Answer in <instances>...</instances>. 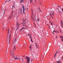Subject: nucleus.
Listing matches in <instances>:
<instances>
[{"instance_id": "f257e3e1", "label": "nucleus", "mask_w": 63, "mask_h": 63, "mask_svg": "<svg viewBox=\"0 0 63 63\" xmlns=\"http://www.w3.org/2000/svg\"><path fill=\"white\" fill-rule=\"evenodd\" d=\"M10 53L11 55L13 56V58H14V59H15V60H16V59L17 60L18 59V58H17L16 57H15V56L14 55V51L12 52L11 50H10Z\"/></svg>"}, {"instance_id": "f03ea898", "label": "nucleus", "mask_w": 63, "mask_h": 63, "mask_svg": "<svg viewBox=\"0 0 63 63\" xmlns=\"http://www.w3.org/2000/svg\"><path fill=\"white\" fill-rule=\"evenodd\" d=\"M22 21H23L22 22V24H25V25H26V22H25H25L26 21V20H25V19L23 18L22 19Z\"/></svg>"}, {"instance_id": "7ed1b4c3", "label": "nucleus", "mask_w": 63, "mask_h": 63, "mask_svg": "<svg viewBox=\"0 0 63 63\" xmlns=\"http://www.w3.org/2000/svg\"><path fill=\"white\" fill-rule=\"evenodd\" d=\"M26 57L27 58V63H29L30 62V58L29 57H28L26 56Z\"/></svg>"}, {"instance_id": "20e7f679", "label": "nucleus", "mask_w": 63, "mask_h": 63, "mask_svg": "<svg viewBox=\"0 0 63 63\" xmlns=\"http://www.w3.org/2000/svg\"><path fill=\"white\" fill-rule=\"evenodd\" d=\"M26 10V8H23V14H25V10Z\"/></svg>"}, {"instance_id": "39448f33", "label": "nucleus", "mask_w": 63, "mask_h": 63, "mask_svg": "<svg viewBox=\"0 0 63 63\" xmlns=\"http://www.w3.org/2000/svg\"><path fill=\"white\" fill-rule=\"evenodd\" d=\"M12 16L10 15L8 17L9 19H11L12 17Z\"/></svg>"}, {"instance_id": "423d86ee", "label": "nucleus", "mask_w": 63, "mask_h": 63, "mask_svg": "<svg viewBox=\"0 0 63 63\" xmlns=\"http://www.w3.org/2000/svg\"><path fill=\"white\" fill-rule=\"evenodd\" d=\"M50 12L51 13V14H52V15L53 16H54V11H50Z\"/></svg>"}, {"instance_id": "0eeeda50", "label": "nucleus", "mask_w": 63, "mask_h": 63, "mask_svg": "<svg viewBox=\"0 0 63 63\" xmlns=\"http://www.w3.org/2000/svg\"><path fill=\"white\" fill-rule=\"evenodd\" d=\"M19 2H20V3H21L24 2V1L23 0H21Z\"/></svg>"}, {"instance_id": "6e6552de", "label": "nucleus", "mask_w": 63, "mask_h": 63, "mask_svg": "<svg viewBox=\"0 0 63 63\" xmlns=\"http://www.w3.org/2000/svg\"><path fill=\"white\" fill-rule=\"evenodd\" d=\"M16 30H17L19 28V26H16Z\"/></svg>"}, {"instance_id": "1a4fd4ad", "label": "nucleus", "mask_w": 63, "mask_h": 63, "mask_svg": "<svg viewBox=\"0 0 63 63\" xmlns=\"http://www.w3.org/2000/svg\"><path fill=\"white\" fill-rule=\"evenodd\" d=\"M16 30H17L19 28V26H16Z\"/></svg>"}, {"instance_id": "9d476101", "label": "nucleus", "mask_w": 63, "mask_h": 63, "mask_svg": "<svg viewBox=\"0 0 63 63\" xmlns=\"http://www.w3.org/2000/svg\"><path fill=\"white\" fill-rule=\"evenodd\" d=\"M49 15H50L51 16H50V17H52V19H53V16H52V15H51V13L49 14Z\"/></svg>"}, {"instance_id": "9b49d317", "label": "nucleus", "mask_w": 63, "mask_h": 63, "mask_svg": "<svg viewBox=\"0 0 63 63\" xmlns=\"http://www.w3.org/2000/svg\"><path fill=\"white\" fill-rule=\"evenodd\" d=\"M11 33H10L9 36V42H10V39H11Z\"/></svg>"}, {"instance_id": "f8f14e48", "label": "nucleus", "mask_w": 63, "mask_h": 63, "mask_svg": "<svg viewBox=\"0 0 63 63\" xmlns=\"http://www.w3.org/2000/svg\"><path fill=\"white\" fill-rule=\"evenodd\" d=\"M60 61H61V59H60V60H59V61L57 62V63H61Z\"/></svg>"}, {"instance_id": "ddd939ff", "label": "nucleus", "mask_w": 63, "mask_h": 63, "mask_svg": "<svg viewBox=\"0 0 63 63\" xmlns=\"http://www.w3.org/2000/svg\"><path fill=\"white\" fill-rule=\"evenodd\" d=\"M37 21H38V22H39V21H40V19H39L38 17H37Z\"/></svg>"}, {"instance_id": "4468645a", "label": "nucleus", "mask_w": 63, "mask_h": 63, "mask_svg": "<svg viewBox=\"0 0 63 63\" xmlns=\"http://www.w3.org/2000/svg\"><path fill=\"white\" fill-rule=\"evenodd\" d=\"M35 45L36 46V47L37 48H38V46H37V43H35Z\"/></svg>"}, {"instance_id": "2eb2a0df", "label": "nucleus", "mask_w": 63, "mask_h": 63, "mask_svg": "<svg viewBox=\"0 0 63 63\" xmlns=\"http://www.w3.org/2000/svg\"><path fill=\"white\" fill-rule=\"evenodd\" d=\"M20 13L21 14V15H22V8L21 9V11H20Z\"/></svg>"}, {"instance_id": "dca6fc26", "label": "nucleus", "mask_w": 63, "mask_h": 63, "mask_svg": "<svg viewBox=\"0 0 63 63\" xmlns=\"http://www.w3.org/2000/svg\"><path fill=\"white\" fill-rule=\"evenodd\" d=\"M6 9H5L4 10L3 12V15H4L5 14V12H6Z\"/></svg>"}, {"instance_id": "f3484780", "label": "nucleus", "mask_w": 63, "mask_h": 63, "mask_svg": "<svg viewBox=\"0 0 63 63\" xmlns=\"http://www.w3.org/2000/svg\"><path fill=\"white\" fill-rule=\"evenodd\" d=\"M15 3H14V4H13L12 5V7H13V8L15 6Z\"/></svg>"}, {"instance_id": "a211bd4d", "label": "nucleus", "mask_w": 63, "mask_h": 63, "mask_svg": "<svg viewBox=\"0 0 63 63\" xmlns=\"http://www.w3.org/2000/svg\"><path fill=\"white\" fill-rule=\"evenodd\" d=\"M15 3H14V4H13L12 5V7H13V8L15 6Z\"/></svg>"}, {"instance_id": "6ab92c4d", "label": "nucleus", "mask_w": 63, "mask_h": 63, "mask_svg": "<svg viewBox=\"0 0 63 63\" xmlns=\"http://www.w3.org/2000/svg\"><path fill=\"white\" fill-rule=\"evenodd\" d=\"M13 11L11 13V16H14V15H13Z\"/></svg>"}, {"instance_id": "aec40b11", "label": "nucleus", "mask_w": 63, "mask_h": 63, "mask_svg": "<svg viewBox=\"0 0 63 63\" xmlns=\"http://www.w3.org/2000/svg\"><path fill=\"white\" fill-rule=\"evenodd\" d=\"M16 48V45H15V47H14L13 49V51H14V50H15V49Z\"/></svg>"}, {"instance_id": "412c9836", "label": "nucleus", "mask_w": 63, "mask_h": 63, "mask_svg": "<svg viewBox=\"0 0 63 63\" xmlns=\"http://www.w3.org/2000/svg\"><path fill=\"white\" fill-rule=\"evenodd\" d=\"M16 24L17 25L16 26H19L20 25L18 24V22H17L16 23Z\"/></svg>"}, {"instance_id": "4be33fe9", "label": "nucleus", "mask_w": 63, "mask_h": 63, "mask_svg": "<svg viewBox=\"0 0 63 63\" xmlns=\"http://www.w3.org/2000/svg\"><path fill=\"white\" fill-rule=\"evenodd\" d=\"M16 8V6H14L13 7V6L12 7V9H13V10H14V9H15V8Z\"/></svg>"}, {"instance_id": "5701e85b", "label": "nucleus", "mask_w": 63, "mask_h": 63, "mask_svg": "<svg viewBox=\"0 0 63 63\" xmlns=\"http://www.w3.org/2000/svg\"><path fill=\"white\" fill-rule=\"evenodd\" d=\"M28 36H29L30 37L31 36H32V35L31 34H28Z\"/></svg>"}, {"instance_id": "b1692460", "label": "nucleus", "mask_w": 63, "mask_h": 63, "mask_svg": "<svg viewBox=\"0 0 63 63\" xmlns=\"http://www.w3.org/2000/svg\"><path fill=\"white\" fill-rule=\"evenodd\" d=\"M61 24H63V22L62 21V20H61Z\"/></svg>"}, {"instance_id": "393cba45", "label": "nucleus", "mask_w": 63, "mask_h": 63, "mask_svg": "<svg viewBox=\"0 0 63 63\" xmlns=\"http://www.w3.org/2000/svg\"><path fill=\"white\" fill-rule=\"evenodd\" d=\"M22 7L23 8V9L25 8V7H24V5H22Z\"/></svg>"}, {"instance_id": "a878e982", "label": "nucleus", "mask_w": 63, "mask_h": 63, "mask_svg": "<svg viewBox=\"0 0 63 63\" xmlns=\"http://www.w3.org/2000/svg\"><path fill=\"white\" fill-rule=\"evenodd\" d=\"M31 42H32V43H33V41L32 40V38H31Z\"/></svg>"}, {"instance_id": "bb28decb", "label": "nucleus", "mask_w": 63, "mask_h": 63, "mask_svg": "<svg viewBox=\"0 0 63 63\" xmlns=\"http://www.w3.org/2000/svg\"><path fill=\"white\" fill-rule=\"evenodd\" d=\"M23 29H25L24 27H23L22 28H21V29L22 30Z\"/></svg>"}, {"instance_id": "cd10ccee", "label": "nucleus", "mask_w": 63, "mask_h": 63, "mask_svg": "<svg viewBox=\"0 0 63 63\" xmlns=\"http://www.w3.org/2000/svg\"><path fill=\"white\" fill-rule=\"evenodd\" d=\"M61 41H63V38H61Z\"/></svg>"}, {"instance_id": "c85d7f7f", "label": "nucleus", "mask_w": 63, "mask_h": 63, "mask_svg": "<svg viewBox=\"0 0 63 63\" xmlns=\"http://www.w3.org/2000/svg\"><path fill=\"white\" fill-rule=\"evenodd\" d=\"M56 55H55V54L54 55V58H55V56H56Z\"/></svg>"}, {"instance_id": "c756f323", "label": "nucleus", "mask_w": 63, "mask_h": 63, "mask_svg": "<svg viewBox=\"0 0 63 63\" xmlns=\"http://www.w3.org/2000/svg\"><path fill=\"white\" fill-rule=\"evenodd\" d=\"M59 13L60 14H61V11L59 12Z\"/></svg>"}, {"instance_id": "7c9ffc66", "label": "nucleus", "mask_w": 63, "mask_h": 63, "mask_svg": "<svg viewBox=\"0 0 63 63\" xmlns=\"http://www.w3.org/2000/svg\"><path fill=\"white\" fill-rule=\"evenodd\" d=\"M19 12H20V11H21V9H20V8H19Z\"/></svg>"}, {"instance_id": "2f4dec72", "label": "nucleus", "mask_w": 63, "mask_h": 63, "mask_svg": "<svg viewBox=\"0 0 63 63\" xmlns=\"http://www.w3.org/2000/svg\"><path fill=\"white\" fill-rule=\"evenodd\" d=\"M22 61L23 63H24V61H23V59H22Z\"/></svg>"}, {"instance_id": "473e14b6", "label": "nucleus", "mask_w": 63, "mask_h": 63, "mask_svg": "<svg viewBox=\"0 0 63 63\" xmlns=\"http://www.w3.org/2000/svg\"><path fill=\"white\" fill-rule=\"evenodd\" d=\"M32 0H30V3H32Z\"/></svg>"}, {"instance_id": "72a5a7b5", "label": "nucleus", "mask_w": 63, "mask_h": 63, "mask_svg": "<svg viewBox=\"0 0 63 63\" xmlns=\"http://www.w3.org/2000/svg\"><path fill=\"white\" fill-rule=\"evenodd\" d=\"M60 37L61 38H63V36H61Z\"/></svg>"}, {"instance_id": "f704fd0d", "label": "nucleus", "mask_w": 63, "mask_h": 63, "mask_svg": "<svg viewBox=\"0 0 63 63\" xmlns=\"http://www.w3.org/2000/svg\"><path fill=\"white\" fill-rule=\"evenodd\" d=\"M9 31H10V30H8V34H9Z\"/></svg>"}, {"instance_id": "c9c22d12", "label": "nucleus", "mask_w": 63, "mask_h": 63, "mask_svg": "<svg viewBox=\"0 0 63 63\" xmlns=\"http://www.w3.org/2000/svg\"><path fill=\"white\" fill-rule=\"evenodd\" d=\"M50 23H51V25H53V24H52V23H51V22H50Z\"/></svg>"}, {"instance_id": "e433bc0d", "label": "nucleus", "mask_w": 63, "mask_h": 63, "mask_svg": "<svg viewBox=\"0 0 63 63\" xmlns=\"http://www.w3.org/2000/svg\"><path fill=\"white\" fill-rule=\"evenodd\" d=\"M22 30L21 29V30H20V31H19V32H21V31H22Z\"/></svg>"}, {"instance_id": "4c0bfd02", "label": "nucleus", "mask_w": 63, "mask_h": 63, "mask_svg": "<svg viewBox=\"0 0 63 63\" xmlns=\"http://www.w3.org/2000/svg\"><path fill=\"white\" fill-rule=\"evenodd\" d=\"M16 38H15V40L14 41H16Z\"/></svg>"}, {"instance_id": "58836bf2", "label": "nucleus", "mask_w": 63, "mask_h": 63, "mask_svg": "<svg viewBox=\"0 0 63 63\" xmlns=\"http://www.w3.org/2000/svg\"><path fill=\"white\" fill-rule=\"evenodd\" d=\"M7 1H8V0H6L5 2L4 3H5L6 2H7Z\"/></svg>"}, {"instance_id": "ea45409f", "label": "nucleus", "mask_w": 63, "mask_h": 63, "mask_svg": "<svg viewBox=\"0 0 63 63\" xmlns=\"http://www.w3.org/2000/svg\"><path fill=\"white\" fill-rule=\"evenodd\" d=\"M52 34H54V32H52Z\"/></svg>"}, {"instance_id": "a19ab883", "label": "nucleus", "mask_w": 63, "mask_h": 63, "mask_svg": "<svg viewBox=\"0 0 63 63\" xmlns=\"http://www.w3.org/2000/svg\"><path fill=\"white\" fill-rule=\"evenodd\" d=\"M62 28H63V25H62Z\"/></svg>"}, {"instance_id": "79ce46f5", "label": "nucleus", "mask_w": 63, "mask_h": 63, "mask_svg": "<svg viewBox=\"0 0 63 63\" xmlns=\"http://www.w3.org/2000/svg\"><path fill=\"white\" fill-rule=\"evenodd\" d=\"M4 27H2V30H4Z\"/></svg>"}, {"instance_id": "37998d69", "label": "nucleus", "mask_w": 63, "mask_h": 63, "mask_svg": "<svg viewBox=\"0 0 63 63\" xmlns=\"http://www.w3.org/2000/svg\"><path fill=\"white\" fill-rule=\"evenodd\" d=\"M62 11L63 12V8H62Z\"/></svg>"}, {"instance_id": "c03bdc74", "label": "nucleus", "mask_w": 63, "mask_h": 63, "mask_svg": "<svg viewBox=\"0 0 63 63\" xmlns=\"http://www.w3.org/2000/svg\"><path fill=\"white\" fill-rule=\"evenodd\" d=\"M2 24L3 26H4V24L3 23H2Z\"/></svg>"}, {"instance_id": "a18cd8bd", "label": "nucleus", "mask_w": 63, "mask_h": 63, "mask_svg": "<svg viewBox=\"0 0 63 63\" xmlns=\"http://www.w3.org/2000/svg\"><path fill=\"white\" fill-rule=\"evenodd\" d=\"M30 48H31V50H32V49H31V47H30Z\"/></svg>"}, {"instance_id": "49530a36", "label": "nucleus", "mask_w": 63, "mask_h": 63, "mask_svg": "<svg viewBox=\"0 0 63 63\" xmlns=\"http://www.w3.org/2000/svg\"><path fill=\"white\" fill-rule=\"evenodd\" d=\"M24 24V26H25V27H26V26H25V24Z\"/></svg>"}, {"instance_id": "de8ad7c7", "label": "nucleus", "mask_w": 63, "mask_h": 63, "mask_svg": "<svg viewBox=\"0 0 63 63\" xmlns=\"http://www.w3.org/2000/svg\"><path fill=\"white\" fill-rule=\"evenodd\" d=\"M11 1V0H9V1L8 0V2H10Z\"/></svg>"}, {"instance_id": "09e8293b", "label": "nucleus", "mask_w": 63, "mask_h": 63, "mask_svg": "<svg viewBox=\"0 0 63 63\" xmlns=\"http://www.w3.org/2000/svg\"><path fill=\"white\" fill-rule=\"evenodd\" d=\"M48 27L49 28V29H50V27H49V26H48Z\"/></svg>"}, {"instance_id": "8fccbe9b", "label": "nucleus", "mask_w": 63, "mask_h": 63, "mask_svg": "<svg viewBox=\"0 0 63 63\" xmlns=\"http://www.w3.org/2000/svg\"><path fill=\"white\" fill-rule=\"evenodd\" d=\"M58 51H57L56 52V53H58Z\"/></svg>"}, {"instance_id": "3c124183", "label": "nucleus", "mask_w": 63, "mask_h": 63, "mask_svg": "<svg viewBox=\"0 0 63 63\" xmlns=\"http://www.w3.org/2000/svg\"><path fill=\"white\" fill-rule=\"evenodd\" d=\"M58 12H59H59H60V11H59V10H58Z\"/></svg>"}, {"instance_id": "603ef678", "label": "nucleus", "mask_w": 63, "mask_h": 63, "mask_svg": "<svg viewBox=\"0 0 63 63\" xmlns=\"http://www.w3.org/2000/svg\"><path fill=\"white\" fill-rule=\"evenodd\" d=\"M11 1H14V0H10Z\"/></svg>"}, {"instance_id": "864d4df0", "label": "nucleus", "mask_w": 63, "mask_h": 63, "mask_svg": "<svg viewBox=\"0 0 63 63\" xmlns=\"http://www.w3.org/2000/svg\"><path fill=\"white\" fill-rule=\"evenodd\" d=\"M58 7H59V8H60V6H58Z\"/></svg>"}, {"instance_id": "5fc2aeb1", "label": "nucleus", "mask_w": 63, "mask_h": 63, "mask_svg": "<svg viewBox=\"0 0 63 63\" xmlns=\"http://www.w3.org/2000/svg\"><path fill=\"white\" fill-rule=\"evenodd\" d=\"M55 54L56 55V54H57V53H56Z\"/></svg>"}, {"instance_id": "6e6d98bb", "label": "nucleus", "mask_w": 63, "mask_h": 63, "mask_svg": "<svg viewBox=\"0 0 63 63\" xmlns=\"http://www.w3.org/2000/svg\"><path fill=\"white\" fill-rule=\"evenodd\" d=\"M60 31L61 33V30H60Z\"/></svg>"}, {"instance_id": "4d7b16f0", "label": "nucleus", "mask_w": 63, "mask_h": 63, "mask_svg": "<svg viewBox=\"0 0 63 63\" xmlns=\"http://www.w3.org/2000/svg\"><path fill=\"white\" fill-rule=\"evenodd\" d=\"M55 30H54L53 31V32H55Z\"/></svg>"}, {"instance_id": "13d9d810", "label": "nucleus", "mask_w": 63, "mask_h": 63, "mask_svg": "<svg viewBox=\"0 0 63 63\" xmlns=\"http://www.w3.org/2000/svg\"><path fill=\"white\" fill-rule=\"evenodd\" d=\"M38 9H39V10H40V8H39L38 7Z\"/></svg>"}, {"instance_id": "bf43d9fd", "label": "nucleus", "mask_w": 63, "mask_h": 63, "mask_svg": "<svg viewBox=\"0 0 63 63\" xmlns=\"http://www.w3.org/2000/svg\"><path fill=\"white\" fill-rule=\"evenodd\" d=\"M57 36H56V38H57Z\"/></svg>"}, {"instance_id": "052dcab7", "label": "nucleus", "mask_w": 63, "mask_h": 63, "mask_svg": "<svg viewBox=\"0 0 63 63\" xmlns=\"http://www.w3.org/2000/svg\"><path fill=\"white\" fill-rule=\"evenodd\" d=\"M40 11V12H42V11H41V10H39Z\"/></svg>"}, {"instance_id": "680f3d73", "label": "nucleus", "mask_w": 63, "mask_h": 63, "mask_svg": "<svg viewBox=\"0 0 63 63\" xmlns=\"http://www.w3.org/2000/svg\"><path fill=\"white\" fill-rule=\"evenodd\" d=\"M30 38H31H31H31V37H30Z\"/></svg>"}, {"instance_id": "e2e57ef3", "label": "nucleus", "mask_w": 63, "mask_h": 63, "mask_svg": "<svg viewBox=\"0 0 63 63\" xmlns=\"http://www.w3.org/2000/svg\"><path fill=\"white\" fill-rule=\"evenodd\" d=\"M27 10H28V8H27Z\"/></svg>"}, {"instance_id": "0e129e2a", "label": "nucleus", "mask_w": 63, "mask_h": 63, "mask_svg": "<svg viewBox=\"0 0 63 63\" xmlns=\"http://www.w3.org/2000/svg\"><path fill=\"white\" fill-rule=\"evenodd\" d=\"M49 19H50V16H49Z\"/></svg>"}, {"instance_id": "69168bd1", "label": "nucleus", "mask_w": 63, "mask_h": 63, "mask_svg": "<svg viewBox=\"0 0 63 63\" xmlns=\"http://www.w3.org/2000/svg\"><path fill=\"white\" fill-rule=\"evenodd\" d=\"M23 57H25V55H24V56H23Z\"/></svg>"}, {"instance_id": "338daca9", "label": "nucleus", "mask_w": 63, "mask_h": 63, "mask_svg": "<svg viewBox=\"0 0 63 63\" xmlns=\"http://www.w3.org/2000/svg\"><path fill=\"white\" fill-rule=\"evenodd\" d=\"M20 58H18V59L19 60L20 59Z\"/></svg>"}, {"instance_id": "774afa93", "label": "nucleus", "mask_w": 63, "mask_h": 63, "mask_svg": "<svg viewBox=\"0 0 63 63\" xmlns=\"http://www.w3.org/2000/svg\"><path fill=\"white\" fill-rule=\"evenodd\" d=\"M55 32H56V33H57V32H56V31H55Z\"/></svg>"}]
</instances>
